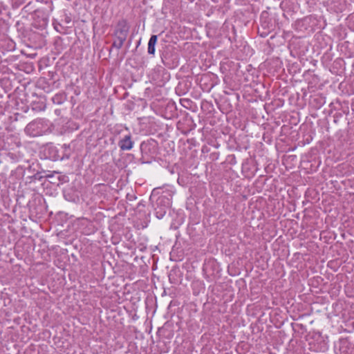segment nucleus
Masks as SVG:
<instances>
[{"label": "nucleus", "mask_w": 354, "mask_h": 354, "mask_svg": "<svg viewBox=\"0 0 354 354\" xmlns=\"http://www.w3.org/2000/svg\"><path fill=\"white\" fill-rule=\"evenodd\" d=\"M25 131L32 137L40 136L42 132V120L39 119L30 122L26 127Z\"/></svg>", "instance_id": "obj_1"}, {"label": "nucleus", "mask_w": 354, "mask_h": 354, "mask_svg": "<svg viewBox=\"0 0 354 354\" xmlns=\"http://www.w3.org/2000/svg\"><path fill=\"white\" fill-rule=\"evenodd\" d=\"M118 146L122 151H129L131 149L133 146V142L131 140V136L130 134L126 135L119 141Z\"/></svg>", "instance_id": "obj_2"}, {"label": "nucleus", "mask_w": 354, "mask_h": 354, "mask_svg": "<svg viewBox=\"0 0 354 354\" xmlns=\"http://www.w3.org/2000/svg\"><path fill=\"white\" fill-rule=\"evenodd\" d=\"M274 28L275 24H260V26L257 28V30L261 37H266Z\"/></svg>", "instance_id": "obj_3"}, {"label": "nucleus", "mask_w": 354, "mask_h": 354, "mask_svg": "<svg viewBox=\"0 0 354 354\" xmlns=\"http://www.w3.org/2000/svg\"><path fill=\"white\" fill-rule=\"evenodd\" d=\"M171 203L169 198H167L165 196H162L158 198L157 201V205L158 207L160 205H163V208H160V212H157V214H160V217H162L163 215L166 213V209H168L170 207ZM158 217L160 218L159 216Z\"/></svg>", "instance_id": "obj_4"}, {"label": "nucleus", "mask_w": 354, "mask_h": 354, "mask_svg": "<svg viewBox=\"0 0 354 354\" xmlns=\"http://www.w3.org/2000/svg\"><path fill=\"white\" fill-rule=\"evenodd\" d=\"M129 27L125 24H119L115 30V37L126 40Z\"/></svg>", "instance_id": "obj_5"}, {"label": "nucleus", "mask_w": 354, "mask_h": 354, "mask_svg": "<svg viewBox=\"0 0 354 354\" xmlns=\"http://www.w3.org/2000/svg\"><path fill=\"white\" fill-rule=\"evenodd\" d=\"M158 36L156 35H151L148 42V53L150 55H154L155 53V45L157 42Z\"/></svg>", "instance_id": "obj_6"}, {"label": "nucleus", "mask_w": 354, "mask_h": 354, "mask_svg": "<svg viewBox=\"0 0 354 354\" xmlns=\"http://www.w3.org/2000/svg\"><path fill=\"white\" fill-rule=\"evenodd\" d=\"M124 41H125L124 39H122L115 37V39L114 40V41L112 44V48H115L118 50L122 48V46H123Z\"/></svg>", "instance_id": "obj_7"}, {"label": "nucleus", "mask_w": 354, "mask_h": 354, "mask_svg": "<svg viewBox=\"0 0 354 354\" xmlns=\"http://www.w3.org/2000/svg\"><path fill=\"white\" fill-rule=\"evenodd\" d=\"M55 30L63 34L68 33V31L62 26V24H52Z\"/></svg>", "instance_id": "obj_8"}, {"label": "nucleus", "mask_w": 354, "mask_h": 354, "mask_svg": "<svg viewBox=\"0 0 354 354\" xmlns=\"http://www.w3.org/2000/svg\"><path fill=\"white\" fill-rule=\"evenodd\" d=\"M268 15V13L267 12H263L261 14V18L266 21Z\"/></svg>", "instance_id": "obj_9"}]
</instances>
